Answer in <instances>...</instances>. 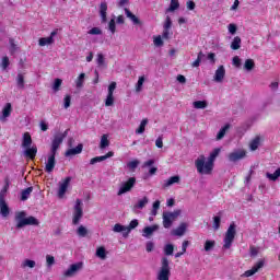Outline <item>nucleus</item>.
Here are the masks:
<instances>
[{
  "label": "nucleus",
  "instance_id": "603ef678",
  "mask_svg": "<svg viewBox=\"0 0 280 280\" xmlns=\"http://www.w3.org/2000/svg\"><path fill=\"white\" fill-rule=\"evenodd\" d=\"M115 104V96L113 94H107L105 100V106H113Z\"/></svg>",
  "mask_w": 280,
  "mask_h": 280
},
{
  "label": "nucleus",
  "instance_id": "c756f323",
  "mask_svg": "<svg viewBox=\"0 0 280 280\" xmlns=\"http://www.w3.org/2000/svg\"><path fill=\"white\" fill-rule=\"evenodd\" d=\"M125 13H126L127 19H130V21L133 23V25H139L141 23L139 18H137V15H135L132 12H130V10L125 9Z\"/></svg>",
  "mask_w": 280,
  "mask_h": 280
},
{
  "label": "nucleus",
  "instance_id": "cd10ccee",
  "mask_svg": "<svg viewBox=\"0 0 280 280\" xmlns=\"http://www.w3.org/2000/svg\"><path fill=\"white\" fill-rule=\"evenodd\" d=\"M280 177V167H278L273 173H266V178H268V180H271L272 183H276V180H279Z\"/></svg>",
  "mask_w": 280,
  "mask_h": 280
},
{
  "label": "nucleus",
  "instance_id": "6e6552de",
  "mask_svg": "<svg viewBox=\"0 0 280 280\" xmlns=\"http://www.w3.org/2000/svg\"><path fill=\"white\" fill-rule=\"evenodd\" d=\"M82 205L83 203L80 199L75 200V205L73 207V218H72V224L74 225L80 224V220H82V217L84 215Z\"/></svg>",
  "mask_w": 280,
  "mask_h": 280
},
{
  "label": "nucleus",
  "instance_id": "9d476101",
  "mask_svg": "<svg viewBox=\"0 0 280 280\" xmlns=\"http://www.w3.org/2000/svg\"><path fill=\"white\" fill-rule=\"evenodd\" d=\"M83 268H84V264L82 261L72 264L66 271H63V277H66V279L75 277V275H78L80 270H82Z\"/></svg>",
  "mask_w": 280,
  "mask_h": 280
},
{
  "label": "nucleus",
  "instance_id": "3c124183",
  "mask_svg": "<svg viewBox=\"0 0 280 280\" xmlns=\"http://www.w3.org/2000/svg\"><path fill=\"white\" fill-rule=\"evenodd\" d=\"M60 86H62L61 79H55L52 91H55V93H58V91H60Z\"/></svg>",
  "mask_w": 280,
  "mask_h": 280
},
{
  "label": "nucleus",
  "instance_id": "473e14b6",
  "mask_svg": "<svg viewBox=\"0 0 280 280\" xmlns=\"http://www.w3.org/2000/svg\"><path fill=\"white\" fill-rule=\"evenodd\" d=\"M148 118L141 120L138 129H136V135H143L145 132V127L148 126Z\"/></svg>",
  "mask_w": 280,
  "mask_h": 280
},
{
  "label": "nucleus",
  "instance_id": "de8ad7c7",
  "mask_svg": "<svg viewBox=\"0 0 280 280\" xmlns=\"http://www.w3.org/2000/svg\"><path fill=\"white\" fill-rule=\"evenodd\" d=\"M96 257H98L100 259H106V248L98 247L96 249Z\"/></svg>",
  "mask_w": 280,
  "mask_h": 280
},
{
  "label": "nucleus",
  "instance_id": "58836bf2",
  "mask_svg": "<svg viewBox=\"0 0 280 280\" xmlns=\"http://www.w3.org/2000/svg\"><path fill=\"white\" fill-rule=\"evenodd\" d=\"M209 104L207 103V101H195L192 103V106L194 108H197V109H205L207 108Z\"/></svg>",
  "mask_w": 280,
  "mask_h": 280
},
{
  "label": "nucleus",
  "instance_id": "37998d69",
  "mask_svg": "<svg viewBox=\"0 0 280 280\" xmlns=\"http://www.w3.org/2000/svg\"><path fill=\"white\" fill-rule=\"evenodd\" d=\"M180 8V3H178V0H171L170 8L166 10V12H174Z\"/></svg>",
  "mask_w": 280,
  "mask_h": 280
},
{
  "label": "nucleus",
  "instance_id": "ea45409f",
  "mask_svg": "<svg viewBox=\"0 0 280 280\" xmlns=\"http://www.w3.org/2000/svg\"><path fill=\"white\" fill-rule=\"evenodd\" d=\"M143 82H145V77H139L136 84V93H141V91H143Z\"/></svg>",
  "mask_w": 280,
  "mask_h": 280
},
{
  "label": "nucleus",
  "instance_id": "ddd939ff",
  "mask_svg": "<svg viewBox=\"0 0 280 280\" xmlns=\"http://www.w3.org/2000/svg\"><path fill=\"white\" fill-rule=\"evenodd\" d=\"M12 115V104L7 103L4 107L2 108L1 115H0V121L1 124H5L8 121V117Z\"/></svg>",
  "mask_w": 280,
  "mask_h": 280
},
{
  "label": "nucleus",
  "instance_id": "4d7b16f0",
  "mask_svg": "<svg viewBox=\"0 0 280 280\" xmlns=\"http://www.w3.org/2000/svg\"><path fill=\"white\" fill-rule=\"evenodd\" d=\"M46 264H47L48 268H51V266H54V264H56V258H54V256H51V255H47Z\"/></svg>",
  "mask_w": 280,
  "mask_h": 280
},
{
  "label": "nucleus",
  "instance_id": "39448f33",
  "mask_svg": "<svg viewBox=\"0 0 280 280\" xmlns=\"http://www.w3.org/2000/svg\"><path fill=\"white\" fill-rule=\"evenodd\" d=\"M171 275L170 260L167 257H163L161 260L160 270L158 272V280H170Z\"/></svg>",
  "mask_w": 280,
  "mask_h": 280
},
{
  "label": "nucleus",
  "instance_id": "a211bd4d",
  "mask_svg": "<svg viewBox=\"0 0 280 280\" xmlns=\"http://www.w3.org/2000/svg\"><path fill=\"white\" fill-rule=\"evenodd\" d=\"M56 34H58V32L52 31L50 33V36L39 38V47H45L46 45H54V36H56Z\"/></svg>",
  "mask_w": 280,
  "mask_h": 280
},
{
  "label": "nucleus",
  "instance_id": "7ed1b4c3",
  "mask_svg": "<svg viewBox=\"0 0 280 280\" xmlns=\"http://www.w3.org/2000/svg\"><path fill=\"white\" fill-rule=\"evenodd\" d=\"M180 213H183V210L180 209L174 210L173 212L164 211L162 213V224L164 229H172V225L174 222H176V220H178Z\"/></svg>",
  "mask_w": 280,
  "mask_h": 280
},
{
  "label": "nucleus",
  "instance_id": "f03ea898",
  "mask_svg": "<svg viewBox=\"0 0 280 280\" xmlns=\"http://www.w3.org/2000/svg\"><path fill=\"white\" fill-rule=\"evenodd\" d=\"M195 167L201 176H209L213 172V166L207 161L205 155H199L195 161Z\"/></svg>",
  "mask_w": 280,
  "mask_h": 280
},
{
  "label": "nucleus",
  "instance_id": "1a4fd4ad",
  "mask_svg": "<svg viewBox=\"0 0 280 280\" xmlns=\"http://www.w3.org/2000/svg\"><path fill=\"white\" fill-rule=\"evenodd\" d=\"M69 130H66L63 133H56L52 142H51V148H50V152L52 154H56V152H58V148H60V144L65 141V139H67V135H68Z\"/></svg>",
  "mask_w": 280,
  "mask_h": 280
},
{
  "label": "nucleus",
  "instance_id": "e2e57ef3",
  "mask_svg": "<svg viewBox=\"0 0 280 280\" xmlns=\"http://www.w3.org/2000/svg\"><path fill=\"white\" fill-rule=\"evenodd\" d=\"M171 27H172V19L170 18V15H167L163 28L170 30Z\"/></svg>",
  "mask_w": 280,
  "mask_h": 280
},
{
  "label": "nucleus",
  "instance_id": "79ce46f5",
  "mask_svg": "<svg viewBox=\"0 0 280 280\" xmlns=\"http://www.w3.org/2000/svg\"><path fill=\"white\" fill-rule=\"evenodd\" d=\"M203 248L206 253H210V250H213V248H215V241H206Z\"/></svg>",
  "mask_w": 280,
  "mask_h": 280
},
{
  "label": "nucleus",
  "instance_id": "5701e85b",
  "mask_svg": "<svg viewBox=\"0 0 280 280\" xmlns=\"http://www.w3.org/2000/svg\"><path fill=\"white\" fill-rule=\"evenodd\" d=\"M83 149H84V145L80 143L75 148L69 149L68 151H66V156H75V154H82Z\"/></svg>",
  "mask_w": 280,
  "mask_h": 280
},
{
  "label": "nucleus",
  "instance_id": "b1692460",
  "mask_svg": "<svg viewBox=\"0 0 280 280\" xmlns=\"http://www.w3.org/2000/svg\"><path fill=\"white\" fill-rule=\"evenodd\" d=\"M178 183H180V176H172L168 179L164 180L163 188L166 189V187H172V185H176Z\"/></svg>",
  "mask_w": 280,
  "mask_h": 280
},
{
  "label": "nucleus",
  "instance_id": "774afa93",
  "mask_svg": "<svg viewBox=\"0 0 280 280\" xmlns=\"http://www.w3.org/2000/svg\"><path fill=\"white\" fill-rule=\"evenodd\" d=\"M155 145L156 148H163V136H159L158 139L155 140Z\"/></svg>",
  "mask_w": 280,
  "mask_h": 280
},
{
  "label": "nucleus",
  "instance_id": "72a5a7b5",
  "mask_svg": "<svg viewBox=\"0 0 280 280\" xmlns=\"http://www.w3.org/2000/svg\"><path fill=\"white\" fill-rule=\"evenodd\" d=\"M240 47H242V38L240 36H236L233 38L231 43V49H233L234 51H237Z\"/></svg>",
  "mask_w": 280,
  "mask_h": 280
},
{
  "label": "nucleus",
  "instance_id": "bf43d9fd",
  "mask_svg": "<svg viewBox=\"0 0 280 280\" xmlns=\"http://www.w3.org/2000/svg\"><path fill=\"white\" fill-rule=\"evenodd\" d=\"M71 106V95H66L63 98V108H69Z\"/></svg>",
  "mask_w": 280,
  "mask_h": 280
},
{
  "label": "nucleus",
  "instance_id": "4468645a",
  "mask_svg": "<svg viewBox=\"0 0 280 280\" xmlns=\"http://www.w3.org/2000/svg\"><path fill=\"white\" fill-rule=\"evenodd\" d=\"M71 183V177H66L63 182L59 183L58 197L63 198L69 189V184Z\"/></svg>",
  "mask_w": 280,
  "mask_h": 280
},
{
  "label": "nucleus",
  "instance_id": "2f4dec72",
  "mask_svg": "<svg viewBox=\"0 0 280 280\" xmlns=\"http://www.w3.org/2000/svg\"><path fill=\"white\" fill-rule=\"evenodd\" d=\"M148 202H150V199H148V197H143L142 199L138 200V202L133 206V211H137V209H144Z\"/></svg>",
  "mask_w": 280,
  "mask_h": 280
},
{
  "label": "nucleus",
  "instance_id": "393cba45",
  "mask_svg": "<svg viewBox=\"0 0 280 280\" xmlns=\"http://www.w3.org/2000/svg\"><path fill=\"white\" fill-rule=\"evenodd\" d=\"M106 12H108V3H106V1H103L100 4V15L102 19V23H106Z\"/></svg>",
  "mask_w": 280,
  "mask_h": 280
},
{
  "label": "nucleus",
  "instance_id": "c03bdc74",
  "mask_svg": "<svg viewBox=\"0 0 280 280\" xmlns=\"http://www.w3.org/2000/svg\"><path fill=\"white\" fill-rule=\"evenodd\" d=\"M88 234H89V230H86V229L84 228V225H80V226L78 228V230H77V235H78L79 237H86Z\"/></svg>",
  "mask_w": 280,
  "mask_h": 280
},
{
  "label": "nucleus",
  "instance_id": "8fccbe9b",
  "mask_svg": "<svg viewBox=\"0 0 280 280\" xmlns=\"http://www.w3.org/2000/svg\"><path fill=\"white\" fill-rule=\"evenodd\" d=\"M36 267V261L25 259L22 264V268H35Z\"/></svg>",
  "mask_w": 280,
  "mask_h": 280
},
{
  "label": "nucleus",
  "instance_id": "338daca9",
  "mask_svg": "<svg viewBox=\"0 0 280 280\" xmlns=\"http://www.w3.org/2000/svg\"><path fill=\"white\" fill-rule=\"evenodd\" d=\"M96 62H97L98 67H102V65H104V55L103 54L97 55Z\"/></svg>",
  "mask_w": 280,
  "mask_h": 280
},
{
  "label": "nucleus",
  "instance_id": "2eb2a0df",
  "mask_svg": "<svg viewBox=\"0 0 280 280\" xmlns=\"http://www.w3.org/2000/svg\"><path fill=\"white\" fill-rule=\"evenodd\" d=\"M264 264H265L264 260H259L252 267V269L245 271L243 273V277H253V275H256V272H259V270L264 268Z\"/></svg>",
  "mask_w": 280,
  "mask_h": 280
},
{
  "label": "nucleus",
  "instance_id": "864d4df0",
  "mask_svg": "<svg viewBox=\"0 0 280 280\" xmlns=\"http://www.w3.org/2000/svg\"><path fill=\"white\" fill-rule=\"evenodd\" d=\"M220 222H222V218L220 215L213 217L214 231H218L220 229Z\"/></svg>",
  "mask_w": 280,
  "mask_h": 280
},
{
  "label": "nucleus",
  "instance_id": "6e6d98bb",
  "mask_svg": "<svg viewBox=\"0 0 280 280\" xmlns=\"http://www.w3.org/2000/svg\"><path fill=\"white\" fill-rule=\"evenodd\" d=\"M8 67H10V58H8V56L2 58L1 61V69H3L5 71V69H8Z\"/></svg>",
  "mask_w": 280,
  "mask_h": 280
},
{
  "label": "nucleus",
  "instance_id": "13d9d810",
  "mask_svg": "<svg viewBox=\"0 0 280 280\" xmlns=\"http://www.w3.org/2000/svg\"><path fill=\"white\" fill-rule=\"evenodd\" d=\"M232 65H234L236 69H240V67H242V59H240L238 56L233 57Z\"/></svg>",
  "mask_w": 280,
  "mask_h": 280
},
{
  "label": "nucleus",
  "instance_id": "9b49d317",
  "mask_svg": "<svg viewBox=\"0 0 280 280\" xmlns=\"http://www.w3.org/2000/svg\"><path fill=\"white\" fill-rule=\"evenodd\" d=\"M230 163H237L242 159H246V151L244 149H237L228 155Z\"/></svg>",
  "mask_w": 280,
  "mask_h": 280
},
{
  "label": "nucleus",
  "instance_id": "c85d7f7f",
  "mask_svg": "<svg viewBox=\"0 0 280 280\" xmlns=\"http://www.w3.org/2000/svg\"><path fill=\"white\" fill-rule=\"evenodd\" d=\"M15 82H16V86H18V89H20V91H23V89H25V77L23 75V73H19L16 75Z\"/></svg>",
  "mask_w": 280,
  "mask_h": 280
},
{
  "label": "nucleus",
  "instance_id": "4be33fe9",
  "mask_svg": "<svg viewBox=\"0 0 280 280\" xmlns=\"http://www.w3.org/2000/svg\"><path fill=\"white\" fill-rule=\"evenodd\" d=\"M220 152H221V149L220 148H215V149H213V151L208 156L207 161L209 162V164L212 167H214L215 159H218V156H220Z\"/></svg>",
  "mask_w": 280,
  "mask_h": 280
},
{
  "label": "nucleus",
  "instance_id": "dca6fc26",
  "mask_svg": "<svg viewBox=\"0 0 280 280\" xmlns=\"http://www.w3.org/2000/svg\"><path fill=\"white\" fill-rule=\"evenodd\" d=\"M226 75V69L224 66H220L214 73L213 80L214 82L222 83L224 82V77Z\"/></svg>",
  "mask_w": 280,
  "mask_h": 280
},
{
  "label": "nucleus",
  "instance_id": "5fc2aeb1",
  "mask_svg": "<svg viewBox=\"0 0 280 280\" xmlns=\"http://www.w3.org/2000/svg\"><path fill=\"white\" fill-rule=\"evenodd\" d=\"M88 34L91 36H100L102 35V30L100 27H93L88 32Z\"/></svg>",
  "mask_w": 280,
  "mask_h": 280
},
{
  "label": "nucleus",
  "instance_id": "0eeeda50",
  "mask_svg": "<svg viewBox=\"0 0 280 280\" xmlns=\"http://www.w3.org/2000/svg\"><path fill=\"white\" fill-rule=\"evenodd\" d=\"M137 185L136 177H129L127 182H122L119 186L117 196H124V194H128V191H132V188Z\"/></svg>",
  "mask_w": 280,
  "mask_h": 280
},
{
  "label": "nucleus",
  "instance_id": "49530a36",
  "mask_svg": "<svg viewBox=\"0 0 280 280\" xmlns=\"http://www.w3.org/2000/svg\"><path fill=\"white\" fill-rule=\"evenodd\" d=\"M139 163H140L139 160H133L127 163V167L128 170H130V172H135V170L139 167Z\"/></svg>",
  "mask_w": 280,
  "mask_h": 280
},
{
  "label": "nucleus",
  "instance_id": "09e8293b",
  "mask_svg": "<svg viewBox=\"0 0 280 280\" xmlns=\"http://www.w3.org/2000/svg\"><path fill=\"white\" fill-rule=\"evenodd\" d=\"M164 255H166V256L174 255V245L166 244L164 246Z\"/></svg>",
  "mask_w": 280,
  "mask_h": 280
},
{
  "label": "nucleus",
  "instance_id": "f3484780",
  "mask_svg": "<svg viewBox=\"0 0 280 280\" xmlns=\"http://www.w3.org/2000/svg\"><path fill=\"white\" fill-rule=\"evenodd\" d=\"M23 154L26 159L34 160L36 159V154H38V148L36 145L25 148Z\"/></svg>",
  "mask_w": 280,
  "mask_h": 280
},
{
  "label": "nucleus",
  "instance_id": "a18cd8bd",
  "mask_svg": "<svg viewBox=\"0 0 280 280\" xmlns=\"http://www.w3.org/2000/svg\"><path fill=\"white\" fill-rule=\"evenodd\" d=\"M86 74L81 73L78 79L75 80V86L77 89H82V86H84V78Z\"/></svg>",
  "mask_w": 280,
  "mask_h": 280
},
{
  "label": "nucleus",
  "instance_id": "052dcab7",
  "mask_svg": "<svg viewBox=\"0 0 280 280\" xmlns=\"http://www.w3.org/2000/svg\"><path fill=\"white\" fill-rule=\"evenodd\" d=\"M108 30L112 32V34H115L116 32V24H115V19H112L108 23Z\"/></svg>",
  "mask_w": 280,
  "mask_h": 280
},
{
  "label": "nucleus",
  "instance_id": "423d86ee",
  "mask_svg": "<svg viewBox=\"0 0 280 280\" xmlns=\"http://www.w3.org/2000/svg\"><path fill=\"white\" fill-rule=\"evenodd\" d=\"M236 226L235 223H231L226 233H225V236H224V244H223V248L225 250H229V248H231V246H233V241L235 240V234L237 233L236 232Z\"/></svg>",
  "mask_w": 280,
  "mask_h": 280
},
{
  "label": "nucleus",
  "instance_id": "4c0bfd02",
  "mask_svg": "<svg viewBox=\"0 0 280 280\" xmlns=\"http://www.w3.org/2000/svg\"><path fill=\"white\" fill-rule=\"evenodd\" d=\"M114 233H128V230L125 225H121L119 223H116L113 228Z\"/></svg>",
  "mask_w": 280,
  "mask_h": 280
},
{
  "label": "nucleus",
  "instance_id": "f704fd0d",
  "mask_svg": "<svg viewBox=\"0 0 280 280\" xmlns=\"http://www.w3.org/2000/svg\"><path fill=\"white\" fill-rule=\"evenodd\" d=\"M229 128H231V125L226 124L223 128L219 130V132L217 133V141H221V139H224V136L226 135V130H229Z\"/></svg>",
  "mask_w": 280,
  "mask_h": 280
},
{
  "label": "nucleus",
  "instance_id": "a19ab883",
  "mask_svg": "<svg viewBox=\"0 0 280 280\" xmlns=\"http://www.w3.org/2000/svg\"><path fill=\"white\" fill-rule=\"evenodd\" d=\"M244 69L245 71H253V69H255V60L253 59L245 60Z\"/></svg>",
  "mask_w": 280,
  "mask_h": 280
},
{
  "label": "nucleus",
  "instance_id": "680f3d73",
  "mask_svg": "<svg viewBox=\"0 0 280 280\" xmlns=\"http://www.w3.org/2000/svg\"><path fill=\"white\" fill-rule=\"evenodd\" d=\"M115 89H117V82H112L108 86L107 95H113V93H115Z\"/></svg>",
  "mask_w": 280,
  "mask_h": 280
},
{
  "label": "nucleus",
  "instance_id": "0e129e2a",
  "mask_svg": "<svg viewBox=\"0 0 280 280\" xmlns=\"http://www.w3.org/2000/svg\"><path fill=\"white\" fill-rule=\"evenodd\" d=\"M228 30H229V32H230V34H236L237 33V25H235V24H229V26H228Z\"/></svg>",
  "mask_w": 280,
  "mask_h": 280
},
{
  "label": "nucleus",
  "instance_id": "e433bc0d",
  "mask_svg": "<svg viewBox=\"0 0 280 280\" xmlns=\"http://www.w3.org/2000/svg\"><path fill=\"white\" fill-rule=\"evenodd\" d=\"M260 143H261V138H259V136H257L255 139H253L249 143V148H250L252 152H255V150H257V148H259Z\"/></svg>",
  "mask_w": 280,
  "mask_h": 280
},
{
  "label": "nucleus",
  "instance_id": "412c9836",
  "mask_svg": "<svg viewBox=\"0 0 280 280\" xmlns=\"http://www.w3.org/2000/svg\"><path fill=\"white\" fill-rule=\"evenodd\" d=\"M159 230V225L158 224H154V225H151V226H145L143 230H142V237H150L154 234V232H156Z\"/></svg>",
  "mask_w": 280,
  "mask_h": 280
},
{
  "label": "nucleus",
  "instance_id": "bb28decb",
  "mask_svg": "<svg viewBox=\"0 0 280 280\" xmlns=\"http://www.w3.org/2000/svg\"><path fill=\"white\" fill-rule=\"evenodd\" d=\"M22 148H32V136L30 132H24L22 138Z\"/></svg>",
  "mask_w": 280,
  "mask_h": 280
},
{
  "label": "nucleus",
  "instance_id": "c9c22d12",
  "mask_svg": "<svg viewBox=\"0 0 280 280\" xmlns=\"http://www.w3.org/2000/svg\"><path fill=\"white\" fill-rule=\"evenodd\" d=\"M110 145V141L108 140V135H103L101 137V144L100 148L101 150H106Z\"/></svg>",
  "mask_w": 280,
  "mask_h": 280
},
{
  "label": "nucleus",
  "instance_id": "aec40b11",
  "mask_svg": "<svg viewBox=\"0 0 280 280\" xmlns=\"http://www.w3.org/2000/svg\"><path fill=\"white\" fill-rule=\"evenodd\" d=\"M113 156H115V153L113 151H109L105 155L95 156V158L91 159L90 160V165H95V163H102V161H106V159H110Z\"/></svg>",
  "mask_w": 280,
  "mask_h": 280
},
{
  "label": "nucleus",
  "instance_id": "f8f14e48",
  "mask_svg": "<svg viewBox=\"0 0 280 280\" xmlns=\"http://www.w3.org/2000/svg\"><path fill=\"white\" fill-rule=\"evenodd\" d=\"M55 167H56V153L50 152V154L48 155V160L46 162L45 172H47V174H51Z\"/></svg>",
  "mask_w": 280,
  "mask_h": 280
},
{
  "label": "nucleus",
  "instance_id": "69168bd1",
  "mask_svg": "<svg viewBox=\"0 0 280 280\" xmlns=\"http://www.w3.org/2000/svg\"><path fill=\"white\" fill-rule=\"evenodd\" d=\"M153 43L155 47H163V39L161 38V36L155 37Z\"/></svg>",
  "mask_w": 280,
  "mask_h": 280
},
{
  "label": "nucleus",
  "instance_id": "7c9ffc66",
  "mask_svg": "<svg viewBox=\"0 0 280 280\" xmlns=\"http://www.w3.org/2000/svg\"><path fill=\"white\" fill-rule=\"evenodd\" d=\"M33 191H34V187H32V186L22 190V192H21L22 202H25V200H27L30 198V196H32Z\"/></svg>",
  "mask_w": 280,
  "mask_h": 280
},
{
  "label": "nucleus",
  "instance_id": "20e7f679",
  "mask_svg": "<svg viewBox=\"0 0 280 280\" xmlns=\"http://www.w3.org/2000/svg\"><path fill=\"white\" fill-rule=\"evenodd\" d=\"M10 187V180L5 179V186L0 191V213L2 218H8L10 215V207L5 202V197L8 196V188Z\"/></svg>",
  "mask_w": 280,
  "mask_h": 280
},
{
  "label": "nucleus",
  "instance_id": "f257e3e1",
  "mask_svg": "<svg viewBox=\"0 0 280 280\" xmlns=\"http://www.w3.org/2000/svg\"><path fill=\"white\" fill-rule=\"evenodd\" d=\"M14 220L16 222V229H23V226H38V224H40L36 217L27 218L26 211L16 212Z\"/></svg>",
  "mask_w": 280,
  "mask_h": 280
},
{
  "label": "nucleus",
  "instance_id": "a878e982",
  "mask_svg": "<svg viewBox=\"0 0 280 280\" xmlns=\"http://www.w3.org/2000/svg\"><path fill=\"white\" fill-rule=\"evenodd\" d=\"M138 226H139V220L137 219L131 220L129 225L126 226L127 232L122 234V237H128V235H130V231H132L133 229H137Z\"/></svg>",
  "mask_w": 280,
  "mask_h": 280
},
{
  "label": "nucleus",
  "instance_id": "6ab92c4d",
  "mask_svg": "<svg viewBox=\"0 0 280 280\" xmlns=\"http://www.w3.org/2000/svg\"><path fill=\"white\" fill-rule=\"evenodd\" d=\"M186 232H187V223L183 222L178 225L177 229L173 230L171 233L176 237H183V235H185Z\"/></svg>",
  "mask_w": 280,
  "mask_h": 280
}]
</instances>
